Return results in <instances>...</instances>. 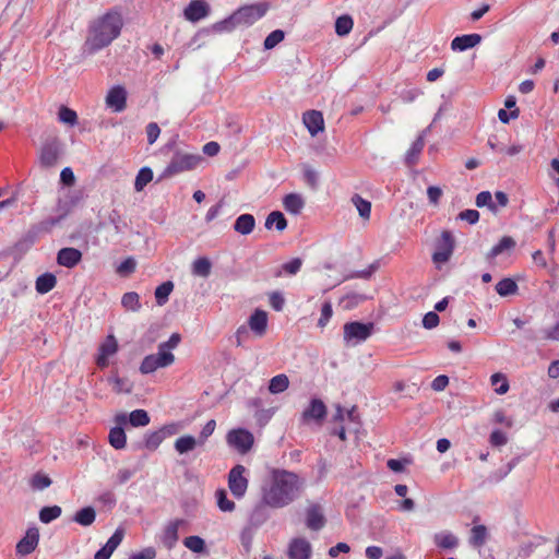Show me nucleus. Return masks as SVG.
Here are the masks:
<instances>
[{
	"mask_svg": "<svg viewBox=\"0 0 559 559\" xmlns=\"http://www.w3.org/2000/svg\"><path fill=\"white\" fill-rule=\"evenodd\" d=\"M106 105L115 112H121L127 107V91L121 85L111 87L106 96Z\"/></svg>",
	"mask_w": 559,
	"mask_h": 559,
	"instance_id": "12",
	"label": "nucleus"
},
{
	"mask_svg": "<svg viewBox=\"0 0 559 559\" xmlns=\"http://www.w3.org/2000/svg\"><path fill=\"white\" fill-rule=\"evenodd\" d=\"M289 379L286 374H277L270 380L269 391L272 394H278L288 389Z\"/></svg>",
	"mask_w": 559,
	"mask_h": 559,
	"instance_id": "39",
	"label": "nucleus"
},
{
	"mask_svg": "<svg viewBox=\"0 0 559 559\" xmlns=\"http://www.w3.org/2000/svg\"><path fill=\"white\" fill-rule=\"evenodd\" d=\"M249 326L257 336H263L267 328V314L257 309L249 318Z\"/></svg>",
	"mask_w": 559,
	"mask_h": 559,
	"instance_id": "24",
	"label": "nucleus"
},
{
	"mask_svg": "<svg viewBox=\"0 0 559 559\" xmlns=\"http://www.w3.org/2000/svg\"><path fill=\"white\" fill-rule=\"evenodd\" d=\"M440 322V318L435 311L427 312L423 318V326L427 330L436 328Z\"/></svg>",
	"mask_w": 559,
	"mask_h": 559,
	"instance_id": "61",
	"label": "nucleus"
},
{
	"mask_svg": "<svg viewBox=\"0 0 559 559\" xmlns=\"http://www.w3.org/2000/svg\"><path fill=\"white\" fill-rule=\"evenodd\" d=\"M481 41V36L479 34H466L456 36L451 41V49L453 51H465L467 49L474 48Z\"/></svg>",
	"mask_w": 559,
	"mask_h": 559,
	"instance_id": "23",
	"label": "nucleus"
},
{
	"mask_svg": "<svg viewBox=\"0 0 559 559\" xmlns=\"http://www.w3.org/2000/svg\"><path fill=\"white\" fill-rule=\"evenodd\" d=\"M96 511L93 507H84L78 510L73 521L82 526H90L95 522Z\"/></svg>",
	"mask_w": 559,
	"mask_h": 559,
	"instance_id": "31",
	"label": "nucleus"
},
{
	"mask_svg": "<svg viewBox=\"0 0 559 559\" xmlns=\"http://www.w3.org/2000/svg\"><path fill=\"white\" fill-rule=\"evenodd\" d=\"M325 416L326 406L323 401L320 399H312L309 403V406L302 412L301 420L304 423H309L310 420L322 423Z\"/></svg>",
	"mask_w": 559,
	"mask_h": 559,
	"instance_id": "13",
	"label": "nucleus"
},
{
	"mask_svg": "<svg viewBox=\"0 0 559 559\" xmlns=\"http://www.w3.org/2000/svg\"><path fill=\"white\" fill-rule=\"evenodd\" d=\"M264 226L266 229H272L274 226L276 230L283 231L287 227V219L282 212L273 211L267 215Z\"/></svg>",
	"mask_w": 559,
	"mask_h": 559,
	"instance_id": "33",
	"label": "nucleus"
},
{
	"mask_svg": "<svg viewBox=\"0 0 559 559\" xmlns=\"http://www.w3.org/2000/svg\"><path fill=\"white\" fill-rule=\"evenodd\" d=\"M326 520L319 504H311L306 510V525L311 531H320L324 527Z\"/></svg>",
	"mask_w": 559,
	"mask_h": 559,
	"instance_id": "18",
	"label": "nucleus"
},
{
	"mask_svg": "<svg viewBox=\"0 0 559 559\" xmlns=\"http://www.w3.org/2000/svg\"><path fill=\"white\" fill-rule=\"evenodd\" d=\"M108 219H109V223L114 226V229L117 234L123 233L126 224L123 223L118 211L112 210L109 213Z\"/></svg>",
	"mask_w": 559,
	"mask_h": 559,
	"instance_id": "56",
	"label": "nucleus"
},
{
	"mask_svg": "<svg viewBox=\"0 0 559 559\" xmlns=\"http://www.w3.org/2000/svg\"><path fill=\"white\" fill-rule=\"evenodd\" d=\"M175 361V356L171 353H164L158 349L156 354L147 355L143 358L140 365V371L143 374H148L158 368L170 366Z\"/></svg>",
	"mask_w": 559,
	"mask_h": 559,
	"instance_id": "7",
	"label": "nucleus"
},
{
	"mask_svg": "<svg viewBox=\"0 0 559 559\" xmlns=\"http://www.w3.org/2000/svg\"><path fill=\"white\" fill-rule=\"evenodd\" d=\"M489 442L492 447H502L507 444L508 437L501 430H493L489 436Z\"/></svg>",
	"mask_w": 559,
	"mask_h": 559,
	"instance_id": "60",
	"label": "nucleus"
},
{
	"mask_svg": "<svg viewBox=\"0 0 559 559\" xmlns=\"http://www.w3.org/2000/svg\"><path fill=\"white\" fill-rule=\"evenodd\" d=\"M285 38V33L282 29H275L271 32L266 38L264 39L263 46L264 49L270 50L273 49L276 45L283 41Z\"/></svg>",
	"mask_w": 559,
	"mask_h": 559,
	"instance_id": "52",
	"label": "nucleus"
},
{
	"mask_svg": "<svg viewBox=\"0 0 559 559\" xmlns=\"http://www.w3.org/2000/svg\"><path fill=\"white\" fill-rule=\"evenodd\" d=\"M183 545L193 552L202 554L206 551L205 542L197 535L188 536L183 539Z\"/></svg>",
	"mask_w": 559,
	"mask_h": 559,
	"instance_id": "44",
	"label": "nucleus"
},
{
	"mask_svg": "<svg viewBox=\"0 0 559 559\" xmlns=\"http://www.w3.org/2000/svg\"><path fill=\"white\" fill-rule=\"evenodd\" d=\"M216 500H217V507L223 512H231L235 510L236 506L235 502L229 500L227 497V492L225 489H218L215 492Z\"/></svg>",
	"mask_w": 559,
	"mask_h": 559,
	"instance_id": "49",
	"label": "nucleus"
},
{
	"mask_svg": "<svg viewBox=\"0 0 559 559\" xmlns=\"http://www.w3.org/2000/svg\"><path fill=\"white\" fill-rule=\"evenodd\" d=\"M425 146L424 134H420L411 145L409 150L405 154V164L413 166L417 163L420 153Z\"/></svg>",
	"mask_w": 559,
	"mask_h": 559,
	"instance_id": "27",
	"label": "nucleus"
},
{
	"mask_svg": "<svg viewBox=\"0 0 559 559\" xmlns=\"http://www.w3.org/2000/svg\"><path fill=\"white\" fill-rule=\"evenodd\" d=\"M115 421L118 425H126L129 421L132 427H144L150 424V416L144 409H135L129 414V417L126 414H118Z\"/></svg>",
	"mask_w": 559,
	"mask_h": 559,
	"instance_id": "17",
	"label": "nucleus"
},
{
	"mask_svg": "<svg viewBox=\"0 0 559 559\" xmlns=\"http://www.w3.org/2000/svg\"><path fill=\"white\" fill-rule=\"evenodd\" d=\"M212 263L205 258H198L192 264V273L197 276L207 277L211 274Z\"/></svg>",
	"mask_w": 559,
	"mask_h": 559,
	"instance_id": "40",
	"label": "nucleus"
},
{
	"mask_svg": "<svg viewBox=\"0 0 559 559\" xmlns=\"http://www.w3.org/2000/svg\"><path fill=\"white\" fill-rule=\"evenodd\" d=\"M354 22L349 15L338 16L335 21V33L338 36H346L350 33Z\"/></svg>",
	"mask_w": 559,
	"mask_h": 559,
	"instance_id": "43",
	"label": "nucleus"
},
{
	"mask_svg": "<svg viewBox=\"0 0 559 559\" xmlns=\"http://www.w3.org/2000/svg\"><path fill=\"white\" fill-rule=\"evenodd\" d=\"M302 266V260L300 258H294L289 262L282 264L281 269L275 273V276H281L282 273L288 275H296Z\"/></svg>",
	"mask_w": 559,
	"mask_h": 559,
	"instance_id": "47",
	"label": "nucleus"
},
{
	"mask_svg": "<svg viewBox=\"0 0 559 559\" xmlns=\"http://www.w3.org/2000/svg\"><path fill=\"white\" fill-rule=\"evenodd\" d=\"M457 218L474 225L479 219V212L477 210H464L457 215Z\"/></svg>",
	"mask_w": 559,
	"mask_h": 559,
	"instance_id": "62",
	"label": "nucleus"
},
{
	"mask_svg": "<svg viewBox=\"0 0 559 559\" xmlns=\"http://www.w3.org/2000/svg\"><path fill=\"white\" fill-rule=\"evenodd\" d=\"M173 289L174 283L171 281H166L156 287L155 299L158 306H164L168 301Z\"/></svg>",
	"mask_w": 559,
	"mask_h": 559,
	"instance_id": "38",
	"label": "nucleus"
},
{
	"mask_svg": "<svg viewBox=\"0 0 559 559\" xmlns=\"http://www.w3.org/2000/svg\"><path fill=\"white\" fill-rule=\"evenodd\" d=\"M255 227V218L252 214H241L239 215L235 223L234 229L240 235H249L253 231Z\"/></svg>",
	"mask_w": 559,
	"mask_h": 559,
	"instance_id": "26",
	"label": "nucleus"
},
{
	"mask_svg": "<svg viewBox=\"0 0 559 559\" xmlns=\"http://www.w3.org/2000/svg\"><path fill=\"white\" fill-rule=\"evenodd\" d=\"M57 278L52 273H44L39 275L35 283L38 294H47L55 288Z\"/></svg>",
	"mask_w": 559,
	"mask_h": 559,
	"instance_id": "29",
	"label": "nucleus"
},
{
	"mask_svg": "<svg viewBox=\"0 0 559 559\" xmlns=\"http://www.w3.org/2000/svg\"><path fill=\"white\" fill-rule=\"evenodd\" d=\"M123 17L119 9L108 10L90 22L87 36L83 44V53L92 56L108 47L121 34Z\"/></svg>",
	"mask_w": 559,
	"mask_h": 559,
	"instance_id": "1",
	"label": "nucleus"
},
{
	"mask_svg": "<svg viewBox=\"0 0 559 559\" xmlns=\"http://www.w3.org/2000/svg\"><path fill=\"white\" fill-rule=\"evenodd\" d=\"M160 134V129L156 122H150L146 126V136L148 144H153L156 142Z\"/></svg>",
	"mask_w": 559,
	"mask_h": 559,
	"instance_id": "63",
	"label": "nucleus"
},
{
	"mask_svg": "<svg viewBox=\"0 0 559 559\" xmlns=\"http://www.w3.org/2000/svg\"><path fill=\"white\" fill-rule=\"evenodd\" d=\"M118 352V343L116 337L110 334L106 337V340L100 344L98 348V356L96 358V364L99 368H106L109 364L108 358L115 355Z\"/></svg>",
	"mask_w": 559,
	"mask_h": 559,
	"instance_id": "14",
	"label": "nucleus"
},
{
	"mask_svg": "<svg viewBox=\"0 0 559 559\" xmlns=\"http://www.w3.org/2000/svg\"><path fill=\"white\" fill-rule=\"evenodd\" d=\"M210 13V5L204 0H192L185 9L188 21L198 22Z\"/></svg>",
	"mask_w": 559,
	"mask_h": 559,
	"instance_id": "20",
	"label": "nucleus"
},
{
	"mask_svg": "<svg viewBox=\"0 0 559 559\" xmlns=\"http://www.w3.org/2000/svg\"><path fill=\"white\" fill-rule=\"evenodd\" d=\"M302 121L309 133L314 136L324 129V119L321 111L308 110L302 116Z\"/></svg>",
	"mask_w": 559,
	"mask_h": 559,
	"instance_id": "21",
	"label": "nucleus"
},
{
	"mask_svg": "<svg viewBox=\"0 0 559 559\" xmlns=\"http://www.w3.org/2000/svg\"><path fill=\"white\" fill-rule=\"evenodd\" d=\"M180 340V335L178 333H174L167 342H163L158 345V349L164 353H171L170 350L178 346Z\"/></svg>",
	"mask_w": 559,
	"mask_h": 559,
	"instance_id": "57",
	"label": "nucleus"
},
{
	"mask_svg": "<svg viewBox=\"0 0 559 559\" xmlns=\"http://www.w3.org/2000/svg\"><path fill=\"white\" fill-rule=\"evenodd\" d=\"M51 478L43 474L40 472H37L33 475V477L29 480V485L34 490H44L48 488L51 485Z\"/></svg>",
	"mask_w": 559,
	"mask_h": 559,
	"instance_id": "50",
	"label": "nucleus"
},
{
	"mask_svg": "<svg viewBox=\"0 0 559 559\" xmlns=\"http://www.w3.org/2000/svg\"><path fill=\"white\" fill-rule=\"evenodd\" d=\"M267 10L269 5L263 2L242 5L227 19L218 22L215 27L218 31H233L237 26L248 27L263 17Z\"/></svg>",
	"mask_w": 559,
	"mask_h": 559,
	"instance_id": "3",
	"label": "nucleus"
},
{
	"mask_svg": "<svg viewBox=\"0 0 559 559\" xmlns=\"http://www.w3.org/2000/svg\"><path fill=\"white\" fill-rule=\"evenodd\" d=\"M121 305L124 309L130 311H139L141 309L140 296L135 292L123 294Z\"/></svg>",
	"mask_w": 559,
	"mask_h": 559,
	"instance_id": "42",
	"label": "nucleus"
},
{
	"mask_svg": "<svg viewBox=\"0 0 559 559\" xmlns=\"http://www.w3.org/2000/svg\"><path fill=\"white\" fill-rule=\"evenodd\" d=\"M156 557V550L153 547H146L139 552L132 554L130 559H154Z\"/></svg>",
	"mask_w": 559,
	"mask_h": 559,
	"instance_id": "64",
	"label": "nucleus"
},
{
	"mask_svg": "<svg viewBox=\"0 0 559 559\" xmlns=\"http://www.w3.org/2000/svg\"><path fill=\"white\" fill-rule=\"evenodd\" d=\"M515 240L510 236H503L497 245H495L487 253V259L491 260L503 253L506 250H511L515 247Z\"/></svg>",
	"mask_w": 559,
	"mask_h": 559,
	"instance_id": "30",
	"label": "nucleus"
},
{
	"mask_svg": "<svg viewBox=\"0 0 559 559\" xmlns=\"http://www.w3.org/2000/svg\"><path fill=\"white\" fill-rule=\"evenodd\" d=\"M164 438L165 432L163 430L153 431L145 437V447L150 450H156Z\"/></svg>",
	"mask_w": 559,
	"mask_h": 559,
	"instance_id": "54",
	"label": "nucleus"
},
{
	"mask_svg": "<svg viewBox=\"0 0 559 559\" xmlns=\"http://www.w3.org/2000/svg\"><path fill=\"white\" fill-rule=\"evenodd\" d=\"M67 214H68V210H64L59 216L48 217V218L39 222L33 228L36 233H49L52 230V228L56 225H58L67 216Z\"/></svg>",
	"mask_w": 559,
	"mask_h": 559,
	"instance_id": "35",
	"label": "nucleus"
},
{
	"mask_svg": "<svg viewBox=\"0 0 559 559\" xmlns=\"http://www.w3.org/2000/svg\"><path fill=\"white\" fill-rule=\"evenodd\" d=\"M216 427V421L214 419L209 420L202 428L199 436V444H204L205 441L212 433L214 432Z\"/></svg>",
	"mask_w": 559,
	"mask_h": 559,
	"instance_id": "59",
	"label": "nucleus"
},
{
	"mask_svg": "<svg viewBox=\"0 0 559 559\" xmlns=\"http://www.w3.org/2000/svg\"><path fill=\"white\" fill-rule=\"evenodd\" d=\"M61 512L62 510L59 506L44 507L39 511V520L45 524L50 523L58 519L61 515Z\"/></svg>",
	"mask_w": 559,
	"mask_h": 559,
	"instance_id": "48",
	"label": "nucleus"
},
{
	"mask_svg": "<svg viewBox=\"0 0 559 559\" xmlns=\"http://www.w3.org/2000/svg\"><path fill=\"white\" fill-rule=\"evenodd\" d=\"M475 203L478 207L488 206L491 212H497V205L492 202V195L489 191L479 192Z\"/></svg>",
	"mask_w": 559,
	"mask_h": 559,
	"instance_id": "53",
	"label": "nucleus"
},
{
	"mask_svg": "<svg viewBox=\"0 0 559 559\" xmlns=\"http://www.w3.org/2000/svg\"><path fill=\"white\" fill-rule=\"evenodd\" d=\"M61 155V143L58 138L47 139L39 152V163L43 167H52Z\"/></svg>",
	"mask_w": 559,
	"mask_h": 559,
	"instance_id": "10",
	"label": "nucleus"
},
{
	"mask_svg": "<svg viewBox=\"0 0 559 559\" xmlns=\"http://www.w3.org/2000/svg\"><path fill=\"white\" fill-rule=\"evenodd\" d=\"M201 160L200 155L176 153L163 170L160 178H171L180 173L192 170Z\"/></svg>",
	"mask_w": 559,
	"mask_h": 559,
	"instance_id": "4",
	"label": "nucleus"
},
{
	"mask_svg": "<svg viewBox=\"0 0 559 559\" xmlns=\"http://www.w3.org/2000/svg\"><path fill=\"white\" fill-rule=\"evenodd\" d=\"M246 467L237 464L228 473V488L233 496L240 499L248 489V479L245 477Z\"/></svg>",
	"mask_w": 559,
	"mask_h": 559,
	"instance_id": "9",
	"label": "nucleus"
},
{
	"mask_svg": "<svg viewBox=\"0 0 559 559\" xmlns=\"http://www.w3.org/2000/svg\"><path fill=\"white\" fill-rule=\"evenodd\" d=\"M488 537V531L485 525H475L471 530L469 544L473 547H481L485 545Z\"/></svg>",
	"mask_w": 559,
	"mask_h": 559,
	"instance_id": "34",
	"label": "nucleus"
},
{
	"mask_svg": "<svg viewBox=\"0 0 559 559\" xmlns=\"http://www.w3.org/2000/svg\"><path fill=\"white\" fill-rule=\"evenodd\" d=\"M519 287L514 280L510 277H506L499 281L496 285V292L501 297H507L510 295H514L518 292Z\"/></svg>",
	"mask_w": 559,
	"mask_h": 559,
	"instance_id": "37",
	"label": "nucleus"
},
{
	"mask_svg": "<svg viewBox=\"0 0 559 559\" xmlns=\"http://www.w3.org/2000/svg\"><path fill=\"white\" fill-rule=\"evenodd\" d=\"M287 554L289 559H310L312 547L306 538L296 537L290 540Z\"/></svg>",
	"mask_w": 559,
	"mask_h": 559,
	"instance_id": "11",
	"label": "nucleus"
},
{
	"mask_svg": "<svg viewBox=\"0 0 559 559\" xmlns=\"http://www.w3.org/2000/svg\"><path fill=\"white\" fill-rule=\"evenodd\" d=\"M122 425L114 427L109 431L108 440L110 445L116 450H121L126 448L127 437Z\"/></svg>",
	"mask_w": 559,
	"mask_h": 559,
	"instance_id": "32",
	"label": "nucleus"
},
{
	"mask_svg": "<svg viewBox=\"0 0 559 559\" xmlns=\"http://www.w3.org/2000/svg\"><path fill=\"white\" fill-rule=\"evenodd\" d=\"M39 542V532L36 527H31L26 531L25 536L17 543L16 552L20 555H29L32 554Z\"/></svg>",
	"mask_w": 559,
	"mask_h": 559,
	"instance_id": "15",
	"label": "nucleus"
},
{
	"mask_svg": "<svg viewBox=\"0 0 559 559\" xmlns=\"http://www.w3.org/2000/svg\"><path fill=\"white\" fill-rule=\"evenodd\" d=\"M302 486L304 483L296 473L273 469L270 484L262 488V501L271 508H284L300 496Z\"/></svg>",
	"mask_w": 559,
	"mask_h": 559,
	"instance_id": "2",
	"label": "nucleus"
},
{
	"mask_svg": "<svg viewBox=\"0 0 559 559\" xmlns=\"http://www.w3.org/2000/svg\"><path fill=\"white\" fill-rule=\"evenodd\" d=\"M433 542L437 547L444 550L455 549L460 544L459 538L451 532H440L435 534Z\"/></svg>",
	"mask_w": 559,
	"mask_h": 559,
	"instance_id": "25",
	"label": "nucleus"
},
{
	"mask_svg": "<svg viewBox=\"0 0 559 559\" xmlns=\"http://www.w3.org/2000/svg\"><path fill=\"white\" fill-rule=\"evenodd\" d=\"M82 260V252L72 247H66L59 250L57 254V262L59 265L72 269L78 265Z\"/></svg>",
	"mask_w": 559,
	"mask_h": 559,
	"instance_id": "19",
	"label": "nucleus"
},
{
	"mask_svg": "<svg viewBox=\"0 0 559 559\" xmlns=\"http://www.w3.org/2000/svg\"><path fill=\"white\" fill-rule=\"evenodd\" d=\"M136 266V262L133 258H127L124 261H122L119 266L117 267V272L120 275H128L134 272Z\"/></svg>",
	"mask_w": 559,
	"mask_h": 559,
	"instance_id": "58",
	"label": "nucleus"
},
{
	"mask_svg": "<svg viewBox=\"0 0 559 559\" xmlns=\"http://www.w3.org/2000/svg\"><path fill=\"white\" fill-rule=\"evenodd\" d=\"M183 523V520L178 519L173 522H169L164 528L162 542L168 550L173 549L177 544L179 539L178 530L179 526L182 525Z\"/></svg>",
	"mask_w": 559,
	"mask_h": 559,
	"instance_id": "22",
	"label": "nucleus"
},
{
	"mask_svg": "<svg viewBox=\"0 0 559 559\" xmlns=\"http://www.w3.org/2000/svg\"><path fill=\"white\" fill-rule=\"evenodd\" d=\"M284 209L292 214H299L305 206V201L300 194L289 193L283 199Z\"/></svg>",
	"mask_w": 559,
	"mask_h": 559,
	"instance_id": "28",
	"label": "nucleus"
},
{
	"mask_svg": "<svg viewBox=\"0 0 559 559\" xmlns=\"http://www.w3.org/2000/svg\"><path fill=\"white\" fill-rule=\"evenodd\" d=\"M455 247L454 238L449 230H443L437 240L436 250L432 253V261L436 264H442L450 260Z\"/></svg>",
	"mask_w": 559,
	"mask_h": 559,
	"instance_id": "6",
	"label": "nucleus"
},
{
	"mask_svg": "<svg viewBox=\"0 0 559 559\" xmlns=\"http://www.w3.org/2000/svg\"><path fill=\"white\" fill-rule=\"evenodd\" d=\"M197 444H199V439L197 440L194 437L188 435L175 441V449L178 453L183 454L192 451Z\"/></svg>",
	"mask_w": 559,
	"mask_h": 559,
	"instance_id": "36",
	"label": "nucleus"
},
{
	"mask_svg": "<svg viewBox=\"0 0 559 559\" xmlns=\"http://www.w3.org/2000/svg\"><path fill=\"white\" fill-rule=\"evenodd\" d=\"M153 179V171L148 167H143L139 170L135 181H134V189L136 191H142L143 188L151 182Z\"/></svg>",
	"mask_w": 559,
	"mask_h": 559,
	"instance_id": "45",
	"label": "nucleus"
},
{
	"mask_svg": "<svg viewBox=\"0 0 559 559\" xmlns=\"http://www.w3.org/2000/svg\"><path fill=\"white\" fill-rule=\"evenodd\" d=\"M374 330V323L359 321L347 322L343 326V336L346 344H358L369 338Z\"/></svg>",
	"mask_w": 559,
	"mask_h": 559,
	"instance_id": "5",
	"label": "nucleus"
},
{
	"mask_svg": "<svg viewBox=\"0 0 559 559\" xmlns=\"http://www.w3.org/2000/svg\"><path fill=\"white\" fill-rule=\"evenodd\" d=\"M352 203L357 209L360 217H362L364 219L370 218L371 203L368 200L364 199L359 194H354L352 197Z\"/></svg>",
	"mask_w": 559,
	"mask_h": 559,
	"instance_id": "41",
	"label": "nucleus"
},
{
	"mask_svg": "<svg viewBox=\"0 0 559 559\" xmlns=\"http://www.w3.org/2000/svg\"><path fill=\"white\" fill-rule=\"evenodd\" d=\"M226 441L228 445L245 454L250 451L253 445V435L243 428L233 429L227 433Z\"/></svg>",
	"mask_w": 559,
	"mask_h": 559,
	"instance_id": "8",
	"label": "nucleus"
},
{
	"mask_svg": "<svg viewBox=\"0 0 559 559\" xmlns=\"http://www.w3.org/2000/svg\"><path fill=\"white\" fill-rule=\"evenodd\" d=\"M490 382L495 388V392L499 395L506 394L509 391V381L502 373H493L490 377Z\"/></svg>",
	"mask_w": 559,
	"mask_h": 559,
	"instance_id": "46",
	"label": "nucleus"
},
{
	"mask_svg": "<svg viewBox=\"0 0 559 559\" xmlns=\"http://www.w3.org/2000/svg\"><path fill=\"white\" fill-rule=\"evenodd\" d=\"M332 314H333L332 304H331V301H325L321 308V316L318 320V326L324 328L328 324V322L330 321Z\"/></svg>",
	"mask_w": 559,
	"mask_h": 559,
	"instance_id": "55",
	"label": "nucleus"
},
{
	"mask_svg": "<svg viewBox=\"0 0 559 559\" xmlns=\"http://www.w3.org/2000/svg\"><path fill=\"white\" fill-rule=\"evenodd\" d=\"M58 118L61 122L69 126H74L78 122L76 112L67 106H61L59 108Z\"/></svg>",
	"mask_w": 559,
	"mask_h": 559,
	"instance_id": "51",
	"label": "nucleus"
},
{
	"mask_svg": "<svg viewBox=\"0 0 559 559\" xmlns=\"http://www.w3.org/2000/svg\"><path fill=\"white\" fill-rule=\"evenodd\" d=\"M123 536L124 531L120 527L117 528L115 533L109 537L107 543L96 551L94 559H109L112 552L121 544Z\"/></svg>",
	"mask_w": 559,
	"mask_h": 559,
	"instance_id": "16",
	"label": "nucleus"
}]
</instances>
